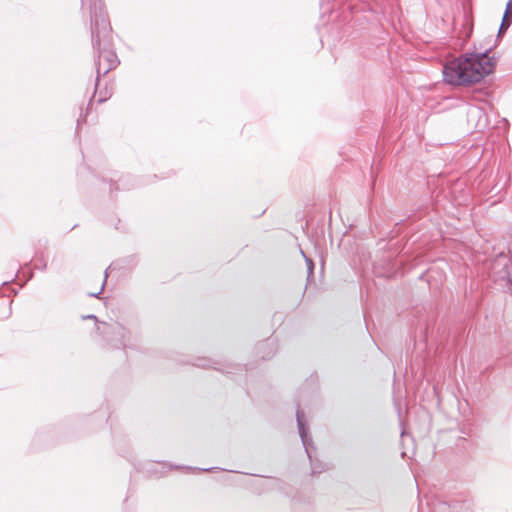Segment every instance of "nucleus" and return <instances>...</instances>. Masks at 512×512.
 <instances>
[{
  "label": "nucleus",
  "mask_w": 512,
  "mask_h": 512,
  "mask_svg": "<svg viewBox=\"0 0 512 512\" xmlns=\"http://www.w3.org/2000/svg\"><path fill=\"white\" fill-rule=\"evenodd\" d=\"M312 471H313V473L318 472V471H317V469H316L315 467H313V468H312Z\"/></svg>",
  "instance_id": "10"
},
{
  "label": "nucleus",
  "mask_w": 512,
  "mask_h": 512,
  "mask_svg": "<svg viewBox=\"0 0 512 512\" xmlns=\"http://www.w3.org/2000/svg\"><path fill=\"white\" fill-rule=\"evenodd\" d=\"M87 318H95L93 315H88Z\"/></svg>",
  "instance_id": "11"
},
{
  "label": "nucleus",
  "mask_w": 512,
  "mask_h": 512,
  "mask_svg": "<svg viewBox=\"0 0 512 512\" xmlns=\"http://www.w3.org/2000/svg\"><path fill=\"white\" fill-rule=\"evenodd\" d=\"M306 262H307L309 273H312V270H313V262H312V260L306 259Z\"/></svg>",
  "instance_id": "7"
},
{
  "label": "nucleus",
  "mask_w": 512,
  "mask_h": 512,
  "mask_svg": "<svg viewBox=\"0 0 512 512\" xmlns=\"http://www.w3.org/2000/svg\"><path fill=\"white\" fill-rule=\"evenodd\" d=\"M494 66L495 60L487 53L467 54L444 65V81L457 86L477 83L489 75Z\"/></svg>",
  "instance_id": "1"
},
{
  "label": "nucleus",
  "mask_w": 512,
  "mask_h": 512,
  "mask_svg": "<svg viewBox=\"0 0 512 512\" xmlns=\"http://www.w3.org/2000/svg\"><path fill=\"white\" fill-rule=\"evenodd\" d=\"M492 273L496 281H510V271L508 268V260L506 257H500L495 261L492 267Z\"/></svg>",
  "instance_id": "4"
},
{
  "label": "nucleus",
  "mask_w": 512,
  "mask_h": 512,
  "mask_svg": "<svg viewBox=\"0 0 512 512\" xmlns=\"http://www.w3.org/2000/svg\"><path fill=\"white\" fill-rule=\"evenodd\" d=\"M106 278H107V273L105 274V278L103 280L102 287H104V284L106 283ZM101 290H103V288H101Z\"/></svg>",
  "instance_id": "9"
},
{
  "label": "nucleus",
  "mask_w": 512,
  "mask_h": 512,
  "mask_svg": "<svg viewBox=\"0 0 512 512\" xmlns=\"http://www.w3.org/2000/svg\"><path fill=\"white\" fill-rule=\"evenodd\" d=\"M507 15L508 14H504V17H503V20H502V23L500 26V30H499L500 33L510 26V21L507 19Z\"/></svg>",
  "instance_id": "6"
},
{
  "label": "nucleus",
  "mask_w": 512,
  "mask_h": 512,
  "mask_svg": "<svg viewBox=\"0 0 512 512\" xmlns=\"http://www.w3.org/2000/svg\"><path fill=\"white\" fill-rule=\"evenodd\" d=\"M296 418H297V425H298L299 434H300L302 443H303V445H304V447L306 449L308 457L311 458L310 451H309V445H310L311 439H309L308 435H307V430L305 428V419H304L303 412L297 411Z\"/></svg>",
  "instance_id": "5"
},
{
  "label": "nucleus",
  "mask_w": 512,
  "mask_h": 512,
  "mask_svg": "<svg viewBox=\"0 0 512 512\" xmlns=\"http://www.w3.org/2000/svg\"><path fill=\"white\" fill-rule=\"evenodd\" d=\"M118 64L117 56L112 51H104L99 54L97 62V74H106Z\"/></svg>",
  "instance_id": "3"
},
{
  "label": "nucleus",
  "mask_w": 512,
  "mask_h": 512,
  "mask_svg": "<svg viewBox=\"0 0 512 512\" xmlns=\"http://www.w3.org/2000/svg\"><path fill=\"white\" fill-rule=\"evenodd\" d=\"M512 10V0H509L507 5H506V11H505V14H508V12Z\"/></svg>",
  "instance_id": "8"
},
{
  "label": "nucleus",
  "mask_w": 512,
  "mask_h": 512,
  "mask_svg": "<svg viewBox=\"0 0 512 512\" xmlns=\"http://www.w3.org/2000/svg\"><path fill=\"white\" fill-rule=\"evenodd\" d=\"M91 17L93 19V28H92L93 41L95 44H97L99 46L101 38L106 37L110 30L109 21H108L106 14L104 12H102L101 10L99 11V13L96 11V9L94 11H92Z\"/></svg>",
  "instance_id": "2"
}]
</instances>
